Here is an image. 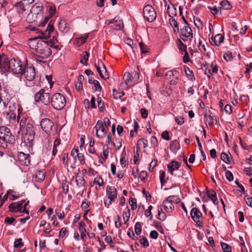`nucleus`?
Masks as SVG:
<instances>
[{
	"instance_id": "f257e3e1",
	"label": "nucleus",
	"mask_w": 252,
	"mask_h": 252,
	"mask_svg": "<svg viewBox=\"0 0 252 252\" xmlns=\"http://www.w3.org/2000/svg\"><path fill=\"white\" fill-rule=\"evenodd\" d=\"M20 118L21 117L19 115L17 119L19 122L20 128L18 134L19 135L21 132L22 135L24 136L25 142L29 146H32L35 133L33 126L27 118L23 117L21 119Z\"/></svg>"
},
{
	"instance_id": "f03ea898",
	"label": "nucleus",
	"mask_w": 252,
	"mask_h": 252,
	"mask_svg": "<svg viewBox=\"0 0 252 252\" xmlns=\"http://www.w3.org/2000/svg\"><path fill=\"white\" fill-rule=\"evenodd\" d=\"M4 68L5 70L8 69L15 74L23 75V68L25 65H23L22 62L19 60L13 58L10 60L4 59L3 61Z\"/></svg>"
},
{
	"instance_id": "7ed1b4c3",
	"label": "nucleus",
	"mask_w": 252,
	"mask_h": 252,
	"mask_svg": "<svg viewBox=\"0 0 252 252\" xmlns=\"http://www.w3.org/2000/svg\"><path fill=\"white\" fill-rule=\"evenodd\" d=\"M33 43L36 44L34 48H32L35 51L39 54V56L43 59H47L52 54L50 48L47 45V43L43 40H38L36 38L32 39Z\"/></svg>"
},
{
	"instance_id": "20e7f679",
	"label": "nucleus",
	"mask_w": 252,
	"mask_h": 252,
	"mask_svg": "<svg viewBox=\"0 0 252 252\" xmlns=\"http://www.w3.org/2000/svg\"><path fill=\"white\" fill-rule=\"evenodd\" d=\"M15 137L10 129L5 126H0V144L3 148L7 147V144L15 142Z\"/></svg>"
},
{
	"instance_id": "39448f33",
	"label": "nucleus",
	"mask_w": 252,
	"mask_h": 252,
	"mask_svg": "<svg viewBox=\"0 0 252 252\" xmlns=\"http://www.w3.org/2000/svg\"><path fill=\"white\" fill-rule=\"evenodd\" d=\"M51 103L55 109L62 110L66 104V99L61 93H56L53 95L51 98Z\"/></svg>"
},
{
	"instance_id": "423d86ee",
	"label": "nucleus",
	"mask_w": 252,
	"mask_h": 252,
	"mask_svg": "<svg viewBox=\"0 0 252 252\" xmlns=\"http://www.w3.org/2000/svg\"><path fill=\"white\" fill-rule=\"evenodd\" d=\"M143 13L144 19L149 22H153L157 17L154 8L150 5H147L144 7Z\"/></svg>"
},
{
	"instance_id": "0eeeda50",
	"label": "nucleus",
	"mask_w": 252,
	"mask_h": 252,
	"mask_svg": "<svg viewBox=\"0 0 252 252\" xmlns=\"http://www.w3.org/2000/svg\"><path fill=\"white\" fill-rule=\"evenodd\" d=\"M50 99L49 93H45L43 89H41L34 95V100L36 102L40 101L45 105H48L50 103Z\"/></svg>"
},
{
	"instance_id": "6e6552de",
	"label": "nucleus",
	"mask_w": 252,
	"mask_h": 252,
	"mask_svg": "<svg viewBox=\"0 0 252 252\" xmlns=\"http://www.w3.org/2000/svg\"><path fill=\"white\" fill-rule=\"evenodd\" d=\"M40 126L42 130L48 135H50L55 128L53 122L48 118L43 119L40 122Z\"/></svg>"
},
{
	"instance_id": "1a4fd4ad",
	"label": "nucleus",
	"mask_w": 252,
	"mask_h": 252,
	"mask_svg": "<svg viewBox=\"0 0 252 252\" xmlns=\"http://www.w3.org/2000/svg\"><path fill=\"white\" fill-rule=\"evenodd\" d=\"M167 166L168 170L171 175L174 176L178 178H182L184 175V170L183 169L182 170L183 171L182 173L180 174L177 175L176 174H174V171L175 170H178L180 166V164L178 162L174 160L172 161L167 164Z\"/></svg>"
},
{
	"instance_id": "9d476101",
	"label": "nucleus",
	"mask_w": 252,
	"mask_h": 252,
	"mask_svg": "<svg viewBox=\"0 0 252 252\" xmlns=\"http://www.w3.org/2000/svg\"><path fill=\"white\" fill-rule=\"evenodd\" d=\"M23 74L27 80L32 81L35 77L36 73L34 67L31 65L30 66H25L23 68Z\"/></svg>"
},
{
	"instance_id": "9b49d317",
	"label": "nucleus",
	"mask_w": 252,
	"mask_h": 252,
	"mask_svg": "<svg viewBox=\"0 0 252 252\" xmlns=\"http://www.w3.org/2000/svg\"><path fill=\"white\" fill-rule=\"evenodd\" d=\"M94 128L95 129L96 135L97 137L103 138L105 137L107 133V130L101 121H98L97 122Z\"/></svg>"
},
{
	"instance_id": "f8f14e48",
	"label": "nucleus",
	"mask_w": 252,
	"mask_h": 252,
	"mask_svg": "<svg viewBox=\"0 0 252 252\" xmlns=\"http://www.w3.org/2000/svg\"><path fill=\"white\" fill-rule=\"evenodd\" d=\"M106 192L108 195V199H109V203L107 205V201H104L105 205L108 207L111 204L112 202H114L115 199L117 198V190L115 188L110 186H107L106 188Z\"/></svg>"
},
{
	"instance_id": "ddd939ff",
	"label": "nucleus",
	"mask_w": 252,
	"mask_h": 252,
	"mask_svg": "<svg viewBox=\"0 0 252 252\" xmlns=\"http://www.w3.org/2000/svg\"><path fill=\"white\" fill-rule=\"evenodd\" d=\"M25 201V200H22L21 201L12 203L9 206L10 211L14 212L20 211L21 212H25L27 214H29V211L22 207V204Z\"/></svg>"
},
{
	"instance_id": "4468645a",
	"label": "nucleus",
	"mask_w": 252,
	"mask_h": 252,
	"mask_svg": "<svg viewBox=\"0 0 252 252\" xmlns=\"http://www.w3.org/2000/svg\"><path fill=\"white\" fill-rule=\"evenodd\" d=\"M190 215L192 220L198 224L200 227H201L202 225L200 224L201 222L199 220L202 216L201 212L196 208H193L191 210Z\"/></svg>"
},
{
	"instance_id": "2eb2a0df",
	"label": "nucleus",
	"mask_w": 252,
	"mask_h": 252,
	"mask_svg": "<svg viewBox=\"0 0 252 252\" xmlns=\"http://www.w3.org/2000/svg\"><path fill=\"white\" fill-rule=\"evenodd\" d=\"M95 66L101 78L103 79L108 78V74L107 73V71L102 63H98V65H96L95 64Z\"/></svg>"
},
{
	"instance_id": "dca6fc26",
	"label": "nucleus",
	"mask_w": 252,
	"mask_h": 252,
	"mask_svg": "<svg viewBox=\"0 0 252 252\" xmlns=\"http://www.w3.org/2000/svg\"><path fill=\"white\" fill-rule=\"evenodd\" d=\"M171 74H172V75H174L175 79H172L171 80H170V84L171 85H176L178 81L179 72L176 70L168 71L165 75L168 79H171Z\"/></svg>"
},
{
	"instance_id": "f3484780",
	"label": "nucleus",
	"mask_w": 252,
	"mask_h": 252,
	"mask_svg": "<svg viewBox=\"0 0 252 252\" xmlns=\"http://www.w3.org/2000/svg\"><path fill=\"white\" fill-rule=\"evenodd\" d=\"M42 10V6L40 4L36 3L32 7L30 12L32 13L34 15L42 16L43 14Z\"/></svg>"
},
{
	"instance_id": "a211bd4d",
	"label": "nucleus",
	"mask_w": 252,
	"mask_h": 252,
	"mask_svg": "<svg viewBox=\"0 0 252 252\" xmlns=\"http://www.w3.org/2000/svg\"><path fill=\"white\" fill-rule=\"evenodd\" d=\"M59 29L63 33H67L69 30V27L65 20H61L59 23Z\"/></svg>"
},
{
	"instance_id": "6ab92c4d",
	"label": "nucleus",
	"mask_w": 252,
	"mask_h": 252,
	"mask_svg": "<svg viewBox=\"0 0 252 252\" xmlns=\"http://www.w3.org/2000/svg\"><path fill=\"white\" fill-rule=\"evenodd\" d=\"M45 172L44 170H39L35 172L34 176L37 182H42L45 179Z\"/></svg>"
},
{
	"instance_id": "aec40b11",
	"label": "nucleus",
	"mask_w": 252,
	"mask_h": 252,
	"mask_svg": "<svg viewBox=\"0 0 252 252\" xmlns=\"http://www.w3.org/2000/svg\"><path fill=\"white\" fill-rule=\"evenodd\" d=\"M181 31V34L184 35L185 37H188L190 36L191 37H193L192 30L191 28L188 26H185Z\"/></svg>"
},
{
	"instance_id": "412c9836",
	"label": "nucleus",
	"mask_w": 252,
	"mask_h": 252,
	"mask_svg": "<svg viewBox=\"0 0 252 252\" xmlns=\"http://www.w3.org/2000/svg\"><path fill=\"white\" fill-rule=\"evenodd\" d=\"M208 196L212 200L215 205H218L219 201L217 197L216 193L213 190H209L207 193Z\"/></svg>"
},
{
	"instance_id": "4be33fe9",
	"label": "nucleus",
	"mask_w": 252,
	"mask_h": 252,
	"mask_svg": "<svg viewBox=\"0 0 252 252\" xmlns=\"http://www.w3.org/2000/svg\"><path fill=\"white\" fill-rule=\"evenodd\" d=\"M18 159L23 162V164L28 165L30 163V160L28 158V156L23 152L19 153Z\"/></svg>"
},
{
	"instance_id": "5701e85b",
	"label": "nucleus",
	"mask_w": 252,
	"mask_h": 252,
	"mask_svg": "<svg viewBox=\"0 0 252 252\" xmlns=\"http://www.w3.org/2000/svg\"><path fill=\"white\" fill-rule=\"evenodd\" d=\"M143 147L144 148H146L148 146V141L147 139L144 138L139 139L137 141V147L136 149L137 151L140 150V147Z\"/></svg>"
},
{
	"instance_id": "b1692460",
	"label": "nucleus",
	"mask_w": 252,
	"mask_h": 252,
	"mask_svg": "<svg viewBox=\"0 0 252 252\" xmlns=\"http://www.w3.org/2000/svg\"><path fill=\"white\" fill-rule=\"evenodd\" d=\"M184 69L187 78L191 81L195 80V78L192 71L190 70V69L187 66H185Z\"/></svg>"
},
{
	"instance_id": "393cba45",
	"label": "nucleus",
	"mask_w": 252,
	"mask_h": 252,
	"mask_svg": "<svg viewBox=\"0 0 252 252\" xmlns=\"http://www.w3.org/2000/svg\"><path fill=\"white\" fill-rule=\"evenodd\" d=\"M164 209L167 212H171L174 208V205L170 202L166 201V199L162 202Z\"/></svg>"
},
{
	"instance_id": "a878e982",
	"label": "nucleus",
	"mask_w": 252,
	"mask_h": 252,
	"mask_svg": "<svg viewBox=\"0 0 252 252\" xmlns=\"http://www.w3.org/2000/svg\"><path fill=\"white\" fill-rule=\"evenodd\" d=\"M166 201L168 202L178 204L181 201L180 199L176 195H170L166 198Z\"/></svg>"
},
{
	"instance_id": "bb28decb",
	"label": "nucleus",
	"mask_w": 252,
	"mask_h": 252,
	"mask_svg": "<svg viewBox=\"0 0 252 252\" xmlns=\"http://www.w3.org/2000/svg\"><path fill=\"white\" fill-rule=\"evenodd\" d=\"M224 37L220 34H217L214 37V45L220 46V44L223 41Z\"/></svg>"
},
{
	"instance_id": "cd10ccee",
	"label": "nucleus",
	"mask_w": 252,
	"mask_h": 252,
	"mask_svg": "<svg viewBox=\"0 0 252 252\" xmlns=\"http://www.w3.org/2000/svg\"><path fill=\"white\" fill-rule=\"evenodd\" d=\"M132 76L129 72L125 73L123 76V80L125 81V84L129 88V83L132 80Z\"/></svg>"
},
{
	"instance_id": "c85d7f7f",
	"label": "nucleus",
	"mask_w": 252,
	"mask_h": 252,
	"mask_svg": "<svg viewBox=\"0 0 252 252\" xmlns=\"http://www.w3.org/2000/svg\"><path fill=\"white\" fill-rule=\"evenodd\" d=\"M180 148L179 142L177 140H175L171 142L170 149L172 151H176Z\"/></svg>"
},
{
	"instance_id": "c756f323",
	"label": "nucleus",
	"mask_w": 252,
	"mask_h": 252,
	"mask_svg": "<svg viewBox=\"0 0 252 252\" xmlns=\"http://www.w3.org/2000/svg\"><path fill=\"white\" fill-rule=\"evenodd\" d=\"M75 182L77 186L79 188L84 186L85 184V179L83 177L81 176H77L76 177Z\"/></svg>"
},
{
	"instance_id": "7c9ffc66",
	"label": "nucleus",
	"mask_w": 252,
	"mask_h": 252,
	"mask_svg": "<svg viewBox=\"0 0 252 252\" xmlns=\"http://www.w3.org/2000/svg\"><path fill=\"white\" fill-rule=\"evenodd\" d=\"M37 15H34L31 12H30L27 17L26 20L29 23H32L37 20Z\"/></svg>"
},
{
	"instance_id": "2f4dec72",
	"label": "nucleus",
	"mask_w": 252,
	"mask_h": 252,
	"mask_svg": "<svg viewBox=\"0 0 252 252\" xmlns=\"http://www.w3.org/2000/svg\"><path fill=\"white\" fill-rule=\"evenodd\" d=\"M15 7L19 14L23 13L25 11L24 3L22 2H17L15 4Z\"/></svg>"
},
{
	"instance_id": "473e14b6",
	"label": "nucleus",
	"mask_w": 252,
	"mask_h": 252,
	"mask_svg": "<svg viewBox=\"0 0 252 252\" xmlns=\"http://www.w3.org/2000/svg\"><path fill=\"white\" fill-rule=\"evenodd\" d=\"M220 4L221 5L220 9H230L231 8V6L227 0H222Z\"/></svg>"
},
{
	"instance_id": "72a5a7b5",
	"label": "nucleus",
	"mask_w": 252,
	"mask_h": 252,
	"mask_svg": "<svg viewBox=\"0 0 252 252\" xmlns=\"http://www.w3.org/2000/svg\"><path fill=\"white\" fill-rule=\"evenodd\" d=\"M169 23L173 28L174 32H178L179 31V29L178 26L177 22L175 19H171L169 20Z\"/></svg>"
},
{
	"instance_id": "f704fd0d",
	"label": "nucleus",
	"mask_w": 252,
	"mask_h": 252,
	"mask_svg": "<svg viewBox=\"0 0 252 252\" xmlns=\"http://www.w3.org/2000/svg\"><path fill=\"white\" fill-rule=\"evenodd\" d=\"M204 118V122L206 125L208 124L209 125H210L214 123V119L211 116L207 114H205Z\"/></svg>"
},
{
	"instance_id": "c9c22d12",
	"label": "nucleus",
	"mask_w": 252,
	"mask_h": 252,
	"mask_svg": "<svg viewBox=\"0 0 252 252\" xmlns=\"http://www.w3.org/2000/svg\"><path fill=\"white\" fill-rule=\"evenodd\" d=\"M89 53L85 51L84 52V53L82 57V59L81 60L80 63L85 65H87V62H88L89 60Z\"/></svg>"
},
{
	"instance_id": "e433bc0d",
	"label": "nucleus",
	"mask_w": 252,
	"mask_h": 252,
	"mask_svg": "<svg viewBox=\"0 0 252 252\" xmlns=\"http://www.w3.org/2000/svg\"><path fill=\"white\" fill-rule=\"evenodd\" d=\"M142 225L140 222H136L134 226L135 233L137 235H139L142 231Z\"/></svg>"
},
{
	"instance_id": "4c0bfd02",
	"label": "nucleus",
	"mask_w": 252,
	"mask_h": 252,
	"mask_svg": "<svg viewBox=\"0 0 252 252\" xmlns=\"http://www.w3.org/2000/svg\"><path fill=\"white\" fill-rule=\"evenodd\" d=\"M129 203L132 210H134L137 208V201L135 198L130 197L129 198Z\"/></svg>"
},
{
	"instance_id": "58836bf2",
	"label": "nucleus",
	"mask_w": 252,
	"mask_h": 252,
	"mask_svg": "<svg viewBox=\"0 0 252 252\" xmlns=\"http://www.w3.org/2000/svg\"><path fill=\"white\" fill-rule=\"evenodd\" d=\"M113 94L115 98L118 99L123 96L125 93L123 91L118 92L117 90H113Z\"/></svg>"
},
{
	"instance_id": "ea45409f",
	"label": "nucleus",
	"mask_w": 252,
	"mask_h": 252,
	"mask_svg": "<svg viewBox=\"0 0 252 252\" xmlns=\"http://www.w3.org/2000/svg\"><path fill=\"white\" fill-rule=\"evenodd\" d=\"M220 158L224 162L227 164L230 162V160L228 155L225 153L223 152L221 154Z\"/></svg>"
},
{
	"instance_id": "a19ab883",
	"label": "nucleus",
	"mask_w": 252,
	"mask_h": 252,
	"mask_svg": "<svg viewBox=\"0 0 252 252\" xmlns=\"http://www.w3.org/2000/svg\"><path fill=\"white\" fill-rule=\"evenodd\" d=\"M126 209L127 211L123 213V219L125 221V223H126L129 220L130 215V210L128 207H126Z\"/></svg>"
},
{
	"instance_id": "79ce46f5",
	"label": "nucleus",
	"mask_w": 252,
	"mask_h": 252,
	"mask_svg": "<svg viewBox=\"0 0 252 252\" xmlns=\"http://www.w3.org/2000/svg\"><path fill=\"white\" fill-rule=\"evenodd\" d=\"M54 30V26L50 22L48 25L47 28L46 29L45 32H48V35H49L51 32H53ZM48 35H45L44 38L47 39L48 38Z\"/></svg>"
},
{
	"instance_id": "37998d69",
	"label": "nucleus",
	"mask_w": 252,
	"mask_h": 252,
	"mask_svg": "<svg viewBox=\"0 0 252 252\" xmlns=\"http://www.w3.org/2000/svg\"><path fill=\"white\" fill-rule=\"evenodd\" d=\"M221 246L224 252H231V248L227 244L221 243Z\"/></svg>"
},
{
	"instance_id": "c03bdc74",
	"label": "nucleus",
	"mask_w": 252,
	"mask_h": 252,
	"mask_svg": "<svg viewBox=\"0 0 252 252\" xmlns=\"http://www.w3.org/2000/svg\"><path fill=\"white\" fill-rule=\"evenodd\" d=\"M177 43L178 44V46L180 50H182V47L184 51L187 50V46L182 42L181 39H178Z\"/></svg>"
},
{
	"instance_id": "a18cd8bd",
	"label": "nucleus",
	"mask_w": 252,
	"mask_h": 252,
	"mask_svg": "<svg viewBox=\"0 0 252 252\" xmlns=\"http://www.w3.org/2000/svg\"><path fill=\"white\" fill-rule=\"evenodd\" d=\"M88 37L89 35L88 34H86L84 36L77 38V40L78 43L80 45L85 43L87 39H88Z\"/></svg>"
},
{
	"instance_id": "49530a36",
	"label": "nucleus",
	"mask_w": 252,
	"mask_h": 252,
	"mask_svg": "<svg viewBox=\"0 0 252 252\" xmlns=\"http://www.w3.org/2000/svg\"><path fill=\"white\" fill-rule=\"evenodd\" d=\"M139 46L142 54L148 52V48L142 42L139 43Z\"/></svg>"
},
{
	"instance_id": "de8ad7c7",
	"label": "nucleus",
	"mask_w": 252,
	"mask_h": 252,
	"mask_svg": "<svg viewBox=\"0 0 252 252\" xmlns=\"http://www.w3.org/2000/svg\"><path fill=\"white\" fill-rule=\"evenodd\" d=\"M223 58L227 62L231 61L232 60V53L229 51L226 52L223 55Z\"/></svg>"
},
{
	"instance_id": "09e8293b",
	"label": "nucleus",
	"mask_w": 252,
	"mask_h": 252,
	"mask_svg": "<svg viewBox=\"0 0 252 252\" xmlns=\"http://www.w3.org/2000/svg\"><path fill=\"white\" fill-rule=\"evenodd\" d=\"M158 219L161 220H164L166 218L165 214L162 212L161 208L158 209Z\"/></svg>"
},
{
	"instance_id": "8fccbe9b",
	"label": "nucleus",
	"mask_w": 252,
	"mask_h": 252,
	"mask_svg": "<svg viewBox=\"0 0 252 252\" xmlns=\"http://www.w3.org/2000/svg\"><path fill=\"white\" fill-rule=\"evenodd\" d=\"M92 82L95 87V91L100 92L101 91L102 88L99 82L96 80H94Z\"/></svg>"
},
{
	"instance_id": "3c124183",
	"label": "nucleus",
	"mask_w": 252,
	"mask_h": 252,
	"mask_svg": "<svg viewBox=\"0 0 252 252\" xmlns=\"http://www.w3.org/2000/svg\"><path fill=\"white\" fill-rule=\"evenodd\" d=\"M139 241L141 244H142L145 248L147 247L149 245L148 241L146 237H143L140 238Z\"/></svg>"
},
{
	"instance_id": "603ef678",
	"label": "nucleus",
	"mask_w": 252,
	"mask_h": 252,
	"mask_svg": "<svg viewBox=\"0 0 252 252\" xmlns=\"http://www.w3.org/2000/svg\"><path fill=\"white\" fill-rule=\"evenodd\" d=\"M94 183L97 184L99 187H100L102 186L103 184V179L100 176H97L94 179Z\"/></svg>"
},
{
	"instance_id": "864d4df0",
	"label": "nucleus",
	"mask_w": 252,
	"mask_h": 252,
	"mask_svg": "<svg viewBox=\"0 0 252 252\" xmlns=\"http://www.w3.org/2000/svg\"><path fill=\"white\" fill-rule=\"evenodd\" d=\"M57 41H58L57 38L55 36H54L52 39H50L48 41H45V42L47 43V45L48 46H50L52 47L57 42Z\"/></svg>"
},
{
	"instance_id": "5fc2aeb1",
	"label": "nucleus",
	"mask_w": 252,
	"mask_h": 252,
	"mask_svg": "<svg viewBox=\"0 0 252 252\" xmlns=\"http://www.w3.org/2000/svg\"><path fill=\"white\" fill-rule=\"evenodd\" d=\"M24 245L22 243V239H18L16 240L14 242V247L15 248H21Z\"/></svg>"
},
{
	"instance_id": "6e6d98bb",
	"label": "nucleus",
	"mask_w": 252,
	"mask_h": 252,
	"mask_svg": "<svg viewBox=\"0 0 252 252\" xmlns=\"http://www.w3.org/2000/svg\"><path fill=\"white\" fill-rule=\"evenodd\" d=\"M225 177L229 181H232L233 180V175L230 171L227 170L225 172Z\"/></svg>"
},
{
	"instance_id": "4d7b16f0",
	"label": "nucleus",
	"mask_w": 252,
	"mask_h": 252,
	"mask_svg": "<svg viewBox=\"0 0 252 252\" xmlns=\"http://www.w3.org/2000/svg\"><path fill=\"white\" fill-rule=\"evenodd\" d=\"M78 160H79L80 163L81 164H84L85 163V159L84 155L82 153H79V152L77 153V156Z\"/></svg>"
},
{
	"instance_id": "13d9d810",
	"label": "nucleus",
	"mask_w": 252,
	"mask_h": 252,
	"mask_svg": "<svg viewBox=\"0 0 252 252\" xmlns=\"http://www.w3.org/2000/svg\"><path fill=\"white\" fill-rule=\"evenodd\" d=\"M175 120L176 123L179 125H181L184 123V118L181 116L176 117Z\"/></svg>"
},
{
	"instance_id": "bf43d9fd",
	"label": "nucleus",
	"mask_w": 252,
	"mask_h": 252,
	"mask_svg": "<svg viewBox=\"0 0 252 252\" xmlns=\"http://www.w3.org/2000/svg\"><path fill=\"white\" fill-rule=\"evenodd\" d=\"M151 143L152 145V147L155 148L156 146L158 145V140L157 139L155 136H152L151 138Z\"/></svg>"
},
{
	"instance_id": "052dcab7",
	"label": "nucleus",
	"mask_w": 252,
	"mask_h": 252,
	"mask_svg": "<svg viewBox=\"0 0 252 252\" xmlns=\"http://www.w3.org/2000/svg\"><path fill=\"white\" fill-rule=\"evenodd\" d=\"M157 163V160H153L149 164V170L150 172L153 171L154 167L156 165Z\"/></svg>"
},
{
	"instance_id": "680f3d73",
	"label": "nucleus",
	"mask_w": 252,
	"mask_h": 252,
	"mask_svg": "<svg viewBox=\"0 0 252 252\" xmlns=\"http://www.w3.org/2000/svg\"><path fill=\"white\" fill-rule=\"evenodd\" d=\"M56 12V8L54 6H50L49 9V17L50 18L52 17Z\"/></svg>"
},
{
	"instance_id": "e2e57ef3",
	"label": "nucleus",
	"mask_w": 252,
	"mask_h": 252,
	"mask_svg": "<svg viewBox=\"0 0 252 252\" xmlns=\"http://www.w3.org/2000/svg\"><path fill=\"white\" fill-rule=\"evenodd\" d=\"M150 236L151 238L157 239L158 238V234L155 230H152L150 232Z\"/></svg>"
},
{
	"instance_id": "0e129e2a",
	"label": "nucleus",
	"mask_w": 252,
	"mask_h": 252,
	"mask_svg": "<svg viewBox=\"0 0 252 252\" xmlns=\"http://www.w3.org/2000/svg\"><path fill=\"white\" fill-rule=\"evenodd\" d=\"M161 137L163 139L166 140H169L170 137L169 136V133L167 131H164L161 134Z\"/></svg>"
},
{
	"instance_id": "69168bd1",
	"label": "nucleus",
	"mask_w": 252,
	"mask_h": 252,
	"mask_svg": "<svg viewBox=\"0 0 252 252\" xmlns=\"http://www.w3.org/2000/svg\"><path fill=\"white\" fill-rule=\"evenodd\" d=\"M15 219L14 218H9L6 217L4 220V222L5 223L8 224H11L14 221Z\"/></svg>"
},
{
	"instance_id": "338daca9",
	"label": "nucleus",
	"mask_w": 252,
	"mask_h": 252,
	"mask_svg": "<svg viewBox=\"0 0 252 252\" xmlns=\"http://www.w3.org/2000/svg\"><path fill=\"white\" fill-rule=\"evenodd\" d=\"M245 200L247 204L250 206L252 207V198L248 195L246 196Z\"/></svg>"
},
{
	"instance_id": "774afa93",
	"label": "nucleus",
	"mask_w": 252,
	"mask_h": 252,
	"mask_svg": "<svg viewBox=\"0 0 252 252\" xmlns=\"http://www.w3.org/2000/svg\"><path fill=\"white\" fill-rule=\"evenodd\" d=\"M244 170L247 175L252 177V169L251 168L246 167Z\"/></svg>"
}]
</instances>
